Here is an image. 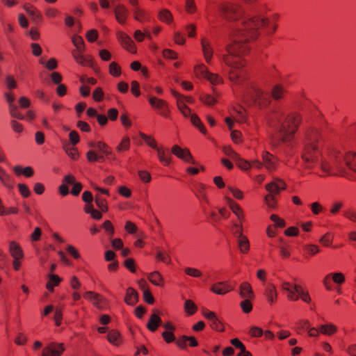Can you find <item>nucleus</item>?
Wrapping results in <instances>:
<instances>
[{
  "instance_id": "nucleus-1",
  "label": "nucleus",
  "mask_w": 356,
  "mask_h": 356,
  "mask_svg": "<svg viewBox=\"0 0 356 356\" xmlns=\"http://www.w3.org/2000/svg\"><path fill=\"white\" fill-rule=\"evenodd\" d=\"M220 15L227 20L239 22L231 33L232 42L227 46V54L223 56L224 63L231 67L229 79L235 84H242L248 79V73L244 67L247 65L241 56L250 51V43L257 40L260 35L259 29L266 27L268 34H273L277 29V14H273L270 19L264 15L254 13L248 15L239 5L225 2L219 7Z\"/></svg>"
},
{
  "instance_id": "nucleus-2",
  "label": "nucleus",
  "mask_w": 356,
  "mask_h": 356,
  "mask_svg": "<svg viewBox=\"0 0 356 356\" xmlns=\"http://www.w3.org/2000/svg\"><path fill=\"white\" fill-rule=\"evenodd\" d=\"M302 120V115L299 113H289L282 122L278 129L280 141L284 143L291 142L294 139Z\"/></svg>"
},
{
  "instance_id": "nucleus-3",
  "label": "nucleus",
  "mask_w": 356,
  "mask_h": 356,
  "mask_svg": "<svg viewBox=\"0 0 356 356\" xmlns=\"http://www.w3.org/2000/svg\"><path fill=\"white\" fill-rule=\"evenodd\" d=\"M244 100L250 106L260 109L266 108L271 102L269 94L261 89L255 82L248 83L244 94Z\"/></svg>"
},
{
  "instance_id": "nucleus-4",
  "label": "nucleus",
  "mask_w": 356,
  "mask_h": 356,
  "mask_svg": "<svg viewBox=\"0 0 356 356\" xmlns=\"http://www.w3.org/2000/svg\"><path fill=\"white\" fill-rule=\"evenodd\" d=\"M343 154L339 152H332L326 157L321 159L320 169L322 174L321 177L337 176L343 168Z\"/></svg>"
},
{
  "instance_id": "nucleus-5",
  "label": "nucleus",
  "mask_w": 356,
  "mask_h": 356,
  "mask_svg": "<svg viewBox=\"0 0 356 356\" xmlns=\"http://www.w3.org/2000/svg\"><path fill=\"white\" fill-rule=\"evenodd\" d=\"M320 151V144L305 145L301 158L306 168L312 169L322 158Z\"/></svg>"
},
{
  "instance_id": "nucleus-6",
  "label": "nucleus",
  "mask_w": 356,
  "mask_h": 356,
  "mask_svg": "<svg viewBox=\"0 0 356 356\" xmlns=\"http://www.w3.org/2000/svg\"><path fill=\"white\" fill-rule=\"evenodd\" d=\"M148 101L151 106L158 110V114L165 118H170V110L168 102L156 97H149Z\"/></svg>"
},
{
  "instance_id": "nucleus-7",
  "label": "nucleus",
  "mask_w": 356,
  "mask_h": 356,
  "mask_svg": "<svg viewBox=\"0 0 356 356\" xmlns=\"http://www.w3.org/2000/svg\"><path fill=\"white\" fill-rule=\"evenodd\" d=\"M345 275L342 273H332L324 277L323 284L327 291H332L333 289L332 282L340 286L345 282Z\"/></svg>"
},
{
  "instance_id": "nucleus-8",
  "label": "nucleus",
  "mask_w": 356,
  "mask_h": 356,
  "mask_svg": "<svg viewBox=\"0 0 356 356\" xmlns=\"http://www.w3.org/2000/svg\"><path fill=\"white\" fill-rule=\"evenodd\" d=\"M202 315L209 321V325L212 330L220 332L225 331L224 323L216 316L213 312L204 310L202 312Z\"/></svg>"
},
{
  "instance_id": "nucleus-9",
  "label": "nucleus",
  "mask_w": 356,
  "mask_h": 356,
  "mask_svg": "<svg viewBox=\"0 0 356 356\" xmlns=\"http://www.w3.org/2000/svg\"><path fill=\"white\" fill-rule=\"evenodd\" d=\"M65 350L63 343L51 342L42 349L41 356H61Z\"/></svg>"
},
{
  "instance_id": "nucleus-10",
  "label": "nucleus",
  "mask_w": 356,
  "mask_h": 356,
  "mask_svg": "<svg viewBox=\"0 0 356 356\" xmlns=\"http://www.w3.org/2000/svg\"><path fill=\"white\" fill-rule=\"evenodd\" d=\"M265 188L268 192V194H273V195L276 196L282 191L286 190V184L283 179L274 178L272 181L266 185Z\"/></svg>"
},
{
  "instance_id": "nucleus-11",
  "label": "nucleus",
  "mask_w": 356,
  "mask_h": 356,
  "mask_svg": "<svg viewBox=\"0 0 356 356\" xmlns=\"http://www.w3.org/2000/svg\"><path fill=\"white\" fill-rule=\"evenodd\" d=\"M116 35L118 40L124 49L129 51L131 54L136 53V46L127 33L123 31H118Z\"/></svg>"
},
{
  "instance_id": "nucleus-12",
  "label": "nucleus",
  "mask_w": 356,
  "mask_h": 356,
  "mask_svg": "<svg viewBox=\"0 0 356 356\" xmlns=\"http://www.w3.org/2000/svg\"><path fill=\"white\" fill-rule=\"evenodd\" d=\"M171 151L173 154L184 161L188 163H196L188 149H183L179 145H175L172 146Z\"/></svg>"
},
{
  "instance_id": "nucleus-13",
  "label": "nucleus",
  "mask_w": 356,
  "mask_h": 356,
  "mask_svg": "<svg viewBox=\"0 0 356 356\" xmlns=\"http://www.w3.org/2000/svg\"><path fill=\"white\" fill-rule=\"evenodd\" d=\"M264 166L269 172H274L277 170L278 165V159L269 153L264 152L261 154Z\"/></svg>"
},
{
  "instance_id": "nucleus-14",
  "label": "nucleus",
  "mask_w": 356,
  "mask_h": 356,
  "mask_svg": "<svg viewBox=\"0 0 356 356\" xmlns=\"http://www.w3.org/2000/svg\"><path fill=\"white\" fill-rule=\"evenodd\" d=\"M26 13L31 17L32 21L35 24H42L43 22V17L42 13L38 9L31 3H26L23 6Z\"/></svg>"
},
{
  "instance_id": "nucleus-15",
  "label": "nucleus",
  "mask_w": 356,
  "mask_h": 356,
  "mask_svg": "<svg viewBox=\"0 0 356 356\" xmlns=\"http://www.w3.org/2000/svg\"><path fill=\"white\" fill-rule=\"evenodd\" d=\"M321 140V134L316 128H309L306 131L305 145L319 144Z\"/></svg>"
},
{
  "instance_id": "nucleus-16",
  "label": "nucleus",
  "mask_w": 356,
  "mask_h": 356,
  "mask_svg": "<svg viewBox=\"0 0 356 356\" xmlns=\"http://www.w3.org/2000/svg\"><path fill=\"white\" fill-rule=\"evenodd\" d=\"M227 204H228L229 209L236 216L238 221L244 222L245 221V213L243 209L241 206L236 202L234 200L231 199L230 197H225Z\"/></svg>"
},
{
  "instance_id": "nucleus-17",
  "label": "nucleus",
  "mask_w": 356,
  "mask_h": 356,
  "mask_svg": "<svg viewBox=\"0 0 356 356\" xmlns=\"http://www.w3.org/2000/svg\"><path fill=\"white\" fill-rule=\"evenodd\" d=\"M116 21L120 24H124L129 16V10L123 4L119 3L114 8Z\"/></svg>"
},
{
  "instance_id": "nucleus-18",
  "label": "nucleus",
  "mask_w": 356,
  "mask_h": 356,
  "mask_svg": "<svg viewBox=\"0 0 356 356\" xmlns=\"http://www.w3.org/2000/svg\"><path fill=\"white\" fill-rule=\"evenodd\" d=\"M159 314L160 312L159 310H155L148 320L147 328L152 332H156L162 324V320L159 316Z\"/></svg>"
},
{
  "instance_id": "nucleus-19",
  "label": "nucleus",
  "mask_w": 356,
  "mask_h": 356,
  "mask_svg": "<svg viewBox=\"0 0 356 356\" xmlns=\"http://www.w3.org/2000/svg\"><path fill=\"white\" fill-rule=\"evenodd\" d=\"M63 182H65V184H73V187L71 190V193L74 196L79 195L82 190L83 186L81 183L76 182V178L72 174H69L65 176L63 179Z\"/></svg>"
},
{
  "instance_id": "nucleus-20",
  "label": "nucleus",
  "mask_w": 356,
  "mask_h": 356,
  "mask_svg": "<svg viewBox=\"0 0 356 356\" xmlns=\"http://www.w3.org/2000/svg\"><path fill=\"white\" fill-rule=\"evenodd\" d=\"M264 296L270 305L277 302V293L275 286L272 283H268L264 289Z\"/></svg>"
},
{
  "instance_id": "nucleus-21",
  "label": "nucleus",
  "mask_w": 356,
  "mask_h": 356,
  "mask_svg": "<svg viewBox=\"0 0 356 356\" xmlns=\"http://www.w3.org/2000/svg\"><path fill=\"white\" fill-rule=\"evenodd\" d=\"M239 295L244 299H254V293L251 284L248 282H243L239 286Z\"/></svg>"
},
{
  "instance_id": "nucleus-22",
  "label": "nucleus",
  "mask_w": 356,
  "mask_h": 356,
  "mask_svg": "<svg viewBox=\"0 0 356 356\" xmlns=\"http://www.w3.org/2000/svg\"><path fill=\"white\" fill-rule=\"evenodd\" d=\"M232 287L227 282H217L211 287V291L218 295H224L232 290Z\"/></svg>"
},
{
  "instance_id": "nucleus-23",
  "label": "nucleus",
  "mask_w": 356,
  "mask_h": 356,
  "mask_svg": "<svg viewBox=\"0 0 356 356\" xmlns=\"http://www.w3.org/2000/svg\"><path fill=\"white\" fill-rule=\"evenodd\" d=\"M88 147L91 148H97L99 152H102L106 156H108L113 152L112 149L104 142L102 141H89Z\"/></svg>"
},
{
  "instance_id": "nucleus-24",
  "label": "nucleus",
  "mask_w": 356,
  "mask_h": 356,
  "mask_svg": "<svg viewBox=\"0 0 356 356\" xmlns=\"http://www.w3.org/2000/svg\"><path fill=\"white\" fill-rule=\"evenodd\" d=\"M201 44L205 61L209 64L213 57V49L209 41L206 38L202 39Z\"/></svg>"
},
{
  "instance_id": "nucleus-25",
  "label": "nucleus",
  "mask_w": 356,
  "mask_h": 356,
  "mask_svg": "<svg viewBox=\"0 0 356 356\" xmlns=\"http://www.w3.org/2000/svg\"><path fill=\"white\" fill-rule=\"evenodd\" d=\"M282 290L286 291L287 298L291 301H297L299 299V296L296 291L295 285H292L290 282H284L282 284Z\"/></svg>"
},
{
  "instance_id": "nucleus-26",
  "label": "nucleus",
  "mask_w": 356,
  "mask_h": 356,
  "mask_svg": "<svg viewBox=\"0 0 356 356\" xmlns=\"http://www.w3.org/2000/svg\"><path fill=\"white\" fill-rule=\"evenodd\" d=\"M342 159L344 160V163L348 169L356 172V152H348L344 156L343 155Z\"/></svg>"
},
{
  "instance_id": "nucleus-27",
  "label": "nucleus",
  "mask_w": 356,
  "mask_h": 356,
  "mask_svg": "<svg viewBox=\"0 0 356 356\" xmlns=\"http://www.w3.org/2000/svg\"><path fill=\"white\" fill-rule=\"evenodd\" d=\"M287 90L286 88L280 85H275L271 90V97L275 101H279L284 98Z\"/></svg>"
},
{
  "instance_id": "nucleus-28",
  "label": "nucleus",
  "mask_w": 356,
  "mask_h": 356,
  "mask_svg": "<svg viewBox=\"0 0 356 356\" xmlns=\"http://www.w3.org/2000/svg\"><path fill=\"white\" fill-rule=\"evenodd\" d=\"M138 301V294L137 291L132 287H129L127 289L126 295L124 297V302L129 305L134 306Z\"/></svg>"
},
{
  "instance_id": "nucleus-29",
  "label": "nucleus",
  "mask_w": 356,
  "mask_h": 356,
  "mask_svg": "<svg viewBox=\"0 0 356 356\" xmlns=\"http://www.w3.org/2000/svg\"><path fill=\"white\" fill-rule=\"evenodd\" d=\"M134 18L140 22H150L151 17L149 14L143 9L136 7L134 10Z\"/></svg>"
},
{
  "instance_id": "nucleus-30",
  "label": "nucleus",
  "mask_w": 356,
  "mask_h": 356,
  "mask_svg": "<svg viewBox=\"0 0 356 356\" xmlns=\"http://www.w3.org/2000/svg\"><path fill=\"white\" fill-rule=\"evenodd\" d=\"M9 252L13 258H23L24 252L18 243L15 241H10L9 244Z\"/></svg>"
},
{
  "instance_id": "nucleus-31",
  "label": "nucleus",
  "mask_w": 356,
  "mask_h": 356,
  "mask_svg": "<svg viewBox=\"0 0 356 356\" xmlns=\"http://www.w3.org/2000/svg\"><path fill=\"white\" fill-rule=\"evenodd\" d=\"M158 159L159 161L165 166H168L171 163V156L168 150L164 149L163 147L157 148Z\"/></svg>"
},
{
  "instance_id": "nucleus-32",
  "label": "nucleus",
  "mask_w": 356,
  "mask_h": 356,
  "mask_svg": "<svg viewBox=\"0 0 356 356\" xmlns=\"http://www.w3.org/2000/svg\"><path fill=\"white\" fill-rule=\"evenodd\" d=\"M108 341L114 346H119L122 343V337L120 333L116 330H111L107 335Z\"/></svg>"
},
{
  "instance_id": "nucleus-33",
  "label": "nucleus",
  "mask_w": 356,
  "mask_h": 356,
  "mask_svg": "<svg viewBox=\"0 0 356 356\" xmlns=\"http://www.w3.org/2000/svg\"><path fill=\"white\" fill-rule=\"evenodd\" d=\"M84 51H72V56L77 63L82 66H88L89 60L92 58L90 56H85L83 55Z\"/></svg>"
},
{
  "instance_id": "nucleus-34",
  "label": "nucleus",
  "mask_w": 356,
  "mask_h": 356,
  "mask_svg": "<svg viewBox=\"0 0 356 356\" xmlns=\"http://www.w3.org/2000/svg\"><path fill=\"white\" fill-rule=\"evenodd\" d=\"M147 278L155 286H163L164 285V279L159 271H154L149 273Z\"/></svg>"
},
{
  "instance_id": "nucleus-35",
  "label": "nucleus",
  "mask_w": 356,
  "mask_h": 356,
  "mask_svg": "<svg viewBox=\"0 0 356 356\" xmlns=\"http://www.w3.org/2000/svg\"><path fill=\"white\" fill-rule=\"evenodd\" d=\"M13 171L17 176L24 175L26 177H31L33 175L34 171L30 166L22 168L20 165H16L13 168Z\"/></svg>"
},
{
  "instance_id": "nucleus-36",
  "label": "nucleus",
  "mask_w": 356,
  "mask_h": 356,
  "mask_svg": "<svg viewBox=\"0 0 356 356\" xmlns=\"http://www.w3.org/2000/svg\"><path fill=\"white\" fill-rule=\"evenodd\" d=\"M159 21L170 24L173 22V17L171 12L168 9H162L157 15Z\"/></svg>"
},
{
  "instance_id": "nucleus-37",
  "label": "nucleus",
  "mask_w": 356,
  "mask_h": 356,
  "mask_svg": "<svg viewBox=\"0 0 356 356\" xmlns=\"http://www.w3.org/2000/svg\"><path fill=\"white\" fill-rule=\"evenodd\" d=\"M319 330L321 334L327 335V336H332L336 334L338 331L337 327L332 324V323H328V324H324L321 325L319 327Z\"/></svg>"
},
{
  "instance_id": "nucleus-38",
  "label": "nucleus",
  "mask_w": 356,
  "mask_h": 356,
  "mask_svg": "<svg viewBox=\"0 0 356 356\" xmlns=\"http://www.w3.org/2000/svg\"><path fill=\"white\" fill-rule=\"evenodd\" d=\"M92 303L97 309L102 310L108 307L109 302L106 298L98 293V298H95Z\"/></svg>"
},
{
  "instance_id": "nucleus-39",
  "label": "nucleus",
  "mask_w": 356,
  "mask_h": 356,
  "mask_svg": "<svg viewBox=\"0 0 356 356\" xmlns=\"http://www.w3.org/2000/svg\"><path fill=\"white\" fill-rule=\"evenodd\" d=\"M0 182L8 188H12L13 183L10 176L0 166Z\"/></svg>"
},
{
  "instance_id": "nucleus-40",
  "label": "nucleus",
  "mask_w": 356,
  "mask_h": 356,
  "mask_svg": "<svg viewBox=\"0 0 356 356\" xmlns=\"http://www.w3.org/2000/svg\"><path fill=\"white\" fill-rule=\"evenodd\" d=\"M295 289L299 296V298H301L303 302L306 303H309L311 302L312 299L309 292L304 290L300 285L295 284Z\"/></svg>"
},
{
  "instance_id": "nucleus-41",
  "label": "nucleus",
  "mask_w": 356,
  "mask_h": 356,
  "mask_svg": "<svg viewBox=\"0 0 356 356\" xmlns=\"http://www.w3.org/2000/svg\"><path fill=\"white\" fill-rule=\"evenodd\" d=\"M61 282V279L55 274H52L49 276V280L46 284V288L48 291L53 292L54 288L58 286Z\"/></svg>"
},
{
  "instance_id": "nucleus-42",
  "label": "nucleus",
  "mask_w": 356,
  "mask_h": 356,
  "mask_svg": "<svg viewBox=\"0 0 356 356\" xmlns=\"http://www.w3.org/2000/svg\"><path fill=\"white\" fill-rule=\"evenodd\" d=\"M191 122L193 124V125L197 127L202 134L204 135L207 134V129L204 125L202 124L201 120L196 114L193 113L191 115Z\"/></svg>"
},
{
  "instance_id": "nucleus-43",
  "label": "nucleus",
  "mask_w": 356,
  "mask_h": 356,
  "mask_svg": "<svg viewBox=\"0 0 356 356\" xmlns=\"http://www.w3.org/2000/svg\"><path fill=\"white\" fill-rule=\"evenodd\" d=\"M302 250L306 255L313 257L320 252L319 247L314 244H307L303 246Z\"/></svg>"
},
{
  "instance_id": "nucleus-44",
  "label": "nucleus",
  "mask_w": 356,
  "mask_h": 356,
  "mask_svg": "<svg viewBox=\"0 0 356 356\" xmlns=\"http://www.w3.org/2000/svg\"><path fill=\"white\" fill-rule=\"evenodd\" d=\"M139 135L149 147L154 149L158 148L156 141L152 136L147 135L142 132H140Z\"/></svg>"
},
{
  "instance_id": "nucleus-45",
  "label": "nucleus",
  "mask_w": 356,
  "mask_h": 356,
  "mask_svg": "<svg viewBox=\"0 0 356 356\" xmlns=\"http://www.w3.org/2000/svg\"><path fill=\"white\" fill-rule=\"evenodd\" d=\"M238 248L243 254H247L250 250V243L246 236L238 238Z\"/></svg>"
},
{
  "instance_id": "nucleus-46",
  "label": "nucleus",
  "mask_w": 356,
  "mask_h": 356,
  "mask_svg": "<svg viewBox=\"0 0 356 356\" xmlns=\"http://www.w3.org/2000/svg\"><path fill=\"white\" fill-rule=\"evenodd\" d=\"M130 148V139L128 136H124L120 144L116 147V151L122 153L128 151Z\"/></svg>"
},
{
  "instance_id": "nucleus-47",
  "label": "nucleus",
  "mask_w": 356,
  "mask_h": 356,
  "mask_svg": "<svg viewBox=\"0 0 356 356\" xmlns=\"http://www.w3.org/2000/svg\"><path fill=\"white\" fill-rule=\"evenodd\" d=\"M194 72L198 78H206L209 71L204 64H200L194 67Z\"/></svg>"
},
{
  "instance_id": "nucleus-48",
  "label": "nucleus",
  "mask_w": 356,
  "mask_h": 356,
  "mask_svg": "<svg viewBox=\"0 0 356 356\" xmlns=\"http://www.w3.org/2000/svg\"><path fill=\"white\" fill-rule=\"evenodd\" d=\"M95 204L102 212H107L108 207L106 200L103 198L100 195H96Z\"/></svg>"
},
{
  "instance_id": "nucleus-49",
  "label": "nucleus",
  "mask_w": 356,
  "mask_h": 356,
  "mask_svg": "<svg viewBox=\"0 0 356 356\" xmlns=\"http://www.w3.org/2000/svg\"><path fill=\"white\" fill-rule=\"evenodd\" d=\"M243 222L237 220L236 222H234L232 224V231L233 232V234L238 238L242 236H244V235L243 234Z\"/></svg>"
},
{
  "instance_id": "nucleus-50",
  "label": "nucleus",
  "mask_w": 356,
  "mask_h": 356,
  "mask_svg": "<svg viewBox=\"0 0 356 356\" xmlns=\"http://www.w3.org/2000/svg\"><path fill=\"white\" fill-rule=\"evenodd\" d=\"M334 239V235L330 232H327L319 239V243L324 247H330Z\"/></svg>"
},
{
  "instance_id": "nucleus-51",
  "label": "nucleus",
  "mask_w": 356,
  "mask_h": 356,
  "mask_svg": "<svg viewBox=\"0 0 356 356\" xmlns=\"http://www.w3.org/2000/svg\"><path fill=\"white\" fill-rule=\"evenodd\" d=\"M155 258L157 261H161L166 264H169L171 263V258L170 255L165 251H157Z\"/></svg>"
},
{
  "instance_id": "nucleus-52",
  "label": "nucleus",
  "mask_w": 356,
  "mask_h": 356,
  "mask_svg": "<svg viewBox=\"0 0 356 356\" xmlns=\"http://www.w3.org/2000/svg\"><path fill=\"white\" fill-rule=\"evenodd\" d=\"M72 42L76 48L74 51H85V44L82 37L74 35L72 38Z\"/></svg>"
},
{
  "instance_id": "nucleus-53",
  "label": "nucleus",
  "mask_w": 356,
  "mask_h": 356,
  "mask_svg": "<svg viewBox=\"0 0 356 356\" xmlns=\"http://www.w3.org/2000/svg\"><path fill=\"white\" fill-rule=\"evenodd\" d=\"M109 73L114 77H118L122 74L120 66L116 62H112L109 64Z\"/></svg>"
},
{
  "instance_id": "nucleus-54",
  "label": "nucleus",
  "mask_w": 356,
  "mask_h": 356,
  "mask_svg": "<svg viewBox=\"0 0 356 356\" xmlns=\"http://www.w3.org/2000/svg\"><path fill=\"white\" fill-rule=\"evenodd\" d=\"M184 310L188 315L191 316L197 312V306L193 301L187 300L184 302Z\"/></svg>"
},
{
  "instance_id": "nucleus-55",
  "label": "nucleus",
  "mask_w": 356,
  "mask_h": 356,
  "mask_svg": "<svg viewBox=\"0 0 356 356\" xmlns=\"http://www.w3.org/2000/svg\"><path fill=\"white\" fill-rule=\"evenodd\" d=\"M211 84L218 85L223 83L222 78L218 74H213L209 72L206 78Z\"/></svg>"
},
{
  "instance_id": "nucleus-56",
  "label": "nucleus",
  "mask_w": 356,
  "mask_h": 356,
  "mask_svg": "<svg viewBox=\"0 0 356 356\" xmlns=\"http://www.w3.org/2000/svg\"><path fill=\"white\" fill-rule=\"evenodd\" d=\"M108 238L113 237L115 234L114 227L110 220H106L102 225Z\"/></svg>"
},
{
  "instance_id": "nucleus-57",
  "label": "nucleus",
  "mask_w": 356,
  "mask_h": 356,
  "mask_svg": "<svg viewBox=\"0 0 356 356\" xmlns=\"http://www.w3.org/2000/svg\"><path fill=\"white\" fill-rule=\"evenodd\" d=\"M264 201L266 205L271 209H275L277 206V200L273 194L266 195L264 197Z\"/></svg>"
},
{
  "instance_id": "nucleus-58",
  "label": "nucleus",
  "mask_w": 356,
  "mask_h": 356,
  "mask_svg": "<svg viewBox=\"0 0 356 356\" xmlns=\"http://www.w3.org/2000/svg\"><path fill=\"white\" fill-rule=\"evenodd\" d=\"M9 111L13 118L19 120H24L25 118L24 115L19 111L18 108L15 104L9 105Z\"/></svg>"
},
{
  "instance_id": "nucleus-59",
  "label": "nucleus",
  "mask_w": 356,
  "mask_h": 356,
  "mask_svg": "<svg viewBox=\"0 0 356 356\" xmlns=\"http://www.w3.org/2000/svg\"><path fill=\"white\" fill-rule=\"evenodd\" d=\"M253 299H245L240 302V306L245 314H249L252 310V300Z\"/></svg>"
},
{
  "instance_id": "nucleus-60",
  "label": "nucleus",
  "mask_w": 356,
  "mask_h": 356,
  "mask_svg": "<svg viewBox=\"0 0 356 356\" xmlns=\"http://www.w3.org/2000/svg\"><path fill=\"white\" fill-rule=\"evenodd\" d=\"M60 12L56 8L48 7L44 10V15L48 19H54L60 15Z\"/></svg>"
},
{
  "instance_id": "nucleus-61",
  "label": "nucleus",
  "mask_w": 356,
  "mask_h": 356,
  "mask_svg": "<svg viewBox=\"0 0 356 356\" xmlns=\"http://www.w3.org/2000/svg\"><path fill=\"white\" fill-rule=\"evenodd\" d=\"M138 175L141 181L145 184H148L152 180L151 174L147 170H139Z\"/></svg>"
},
{
  "instance_id": "nucleus-62",
  "label": "nucleus",
  "mask_w": 356,
  "mask_h": 356,
  "mask_svg": "<svg viewBox=\"0 0 356 356\" xmlns=\"http://www.w3.org/2000/svg\"><path fill=\"white\" fill-rule=\"evenodd\" d=\"M104 92L102 88L98 87L92 92V98L97 102H100L104 99Z\"/></svg>"
},
{
  "instance_id": "nucleus-63",
  "label": "nucleus",
  "mask_w": 356,
  "mask_h": 356,
  "mask_svg": "<svg viewBox=\"0 0 356 356\" xmlns=\"http://www.w3.org/2000/svg\"><path fill=\"white\" fill-rule=\"evenodd\" d=\"M200 99L204 104L208 105V106L214 105L216 102V99L210 95H202L200 97Z\"/></svg>"
},
{
  "instance_id": "nucleus-64",
  "label": "nucleus",
  "mask_w": 356,
  "mask_h": 356,
  "mask_svg": "<svg viewBox=\"0 0 356 356\" xmlns=\"http://www.w3.org/2000/svg\"><path fill=\"white\" fill-rule=\"evenodd\" d=\"M184 273L193 277H200L202 275V273L200 270L191 267L184 268Z\"/></svg>"
}]
</instances>
